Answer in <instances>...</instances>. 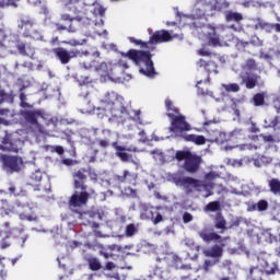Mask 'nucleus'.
<instances>
[{
	"instance_id": "1",
	"label": "nucleus",
	"mask_w": 280,
	"mask_h": 280,
	"mask_svg": "<svg viewBox=\"0 0 280 280\" xmlns=\"http://www.w3.org/2000/svg\"><path fill=\"white\" fill-rule=\"evenodd\" d=\"M122 58L132 60L135 65H144V68H140V73L152 78L154 75V63L152 62V55L150 51L130 49L128 52H120Z\"/></svg>"
},
{
	"instance_id": "2",
	"label": "nucleus",
	"mask_w": 280,
	"mask_h": 280,
	"mask_svg": "<svg viewBox=\"0 0 280 280\" xmlns=\"http://www.w3.org/2000/svg\"><path fill=\"white\" fill-rule=\"evenodd\" d=\"M81 67L83 69H95L101 78H108V80H115L117 78L118 67L113 63H98L97 60L92 59L91 61H83Z\"/></svg>"
},
{
	"instance_id": "3",
	"label": "nucleus",
	"mask_w": 280,
	"mask_h": 280,
	"mask_svg": "<svg viewBox=\"0 0 280 280\" xmlns=\"http://www.w3.org/2000/svg\"><path fill=\"white\" fill-rule=\"evenodd\" d=\"M175 159L177 161H185L184 170L189 174H196L200 170V165H202V158L189 151H177Z\"/></svg>"
},
{
	"instance_id": "4",
	"label": "nucleus",
	"mask_w": 280,
	"mask_h": 280,
	"mask_svg": "<svg viewBox=\"0 0 280 280\" xmlns=\"http://www.w3.org/2000/svg\"><path fill=\"white\" fill-rule=\"evenodd\" d=\"M90 177L92 180H97V173L92 167L80 168L72 174L74 189L86 191L88 186L84 184L86 178Z\"/></svg>"
},
{
	"instance_id": "5",
	"label": "nucleus",
	"mask_w": 280,
	"mask_h": 280,
	"mask_svg": "<svg viewBox=\"0 0 280 280\" xmlns=\"http://www.w3.org/2000/svg\"><path fill=\"white\" fill-rule=\"evenodd\" d=\"M197 68L199 71H205L206 75L203 80H199L197 82L198 84H209L211 78V73H218V61H215L214 57H209V58H201L196 62Z\"/></svg>"
},
{
	"instance_id": "6",
	"label": "nucleus",
	"mask_w": 280,
	"mask_h": 280,
	"mask_svg": "<svg viewBox=\"0 0 280 280\" xmlns=\"http://www.w3.org/2000/svg\"><path fill=\"white\" fill-rule=\"evenodd\" d=\"M0 161L3 164V167L11 173L21 172L25 167L23 158L21 156L0 154Z\"/></svg>"
},
{
	"instance_id": "7",
	"label": "nucleus",
	"mask_w": 280,
	"mask_h": 280,
	"mask_svg": "<svg viewBox=\"0 0 280 280\" xmlns=\"http://www.w3.org/2000/svg\"><path fill=\"white\" fill-rule=\"evenodd\" d=\"M91 196H95V189L90 188L89 191L81 190V192L75 191L69 199V207L71 209H79L80 207H84L89 203V198Z\"/></svg>"
},
{
	"instance_id": "8",
	"label": "nucleus",
	"mask_w": 280,
	"mask_h": 280,
	"mask_svg": "<svg viewBox=\"0 0 280 280\" xmlns=\"http://www.w3.org/2000/svg\"><path fill=\"white\" fill-rule=\"evenodd\" d=\"M174 38L183 40V34H174V31L170 32L162 30L153 33L149 39V43L150 45H158V43H170V40H174Z\"/></svg>"
},
{
	"instance_id": "9",
	"label": "nucleus",
	"mask_w": 280,
	"mask_h": 280,
	"mask_svg": "<svg viewBox=\"0 0 280 280\" xmlns=\"http://www.w3.org/2000/svg\"><path fill=\"white\" fill-rule=\"evenodd\" d=\"M103 110H115L120 108L121 98L115 92H109L101 100Z\"/></svg>"
},
{
	"instance_id": "10",
	"label": "nucleus",
	"mask_w": 280,
	"mask_h": 280,
	"mask_svg": "<svg viewBox=\"0 0 280 280\" xmlns=\"http://www.w3.org/2000/svg\"><path fill=\"white\" fill-rule=\"evenodd\" d=\"M23 117L27 124H31L37 130V132H43L45 128L43 125L38 122L39 119H45V116L43 115V112L40 110H26L23 114Z\"/></svg>"
},
{
	"instance_id": "11",
	"label": "nucleus",
	"mask_w": 280,
	"mask_h": 280,
	"mask_svg": "<svg viewBox=\"0 0 280 280\" xmlns=\"http://www.w3.org/2000/svg\"><path fill=\"white\" fill-rule=\"evenodd\" d=\"M173 180L175 185H179L180 187H192L196 191L207 189V184L194 177H174Z\"/></svg>"
},
{
	"instance_id": "12",
	"label": "nucleus",
	"mask_w": 280,
	"mask_h": 280,
	"mask_svg": "<svg viewBox=\"0 0 280 280\" xmlns=\"http://www.w3.org/2000/svg\"><path fill=\"white\" fill-rule=\"evenodd\" d=\"M0 150L19 154V151L22 150L21 140H14L10 135H5L0 141Z\"/></svg>"
},
{
	"instance_id": "13",
	"label": "nucleus",
	"mask_w": 280,
	"mask_h": 280,
	"mask_svg": "<svg viewBox=\"0 0 280 280\" xmlns=\"http://www.w3.org/2000/svg\"><path fill=\"white\" fill-rule=\"evenodd\" d=\"M52 54H55L56 58L59 59L61 65H69L73 58L79 57L80 50H67V48L58 47L52 49Z\"/></svg>"
},
{
	"instance_id": "14",
	"label": "nucleus",
	"mask_w": 280,
	"mask_h": 280,
	"mask_svg": "<svg viewBox=\"0 0 280 280\" xmlns=\"http://www.w3.org/2000/svg\"><path fill=\"white\" fill-rule=\"evenodd\" d=\"M113 148L116 150V156L122 161V163H133L132 155L128 152H139L136 147L126 148L124 145H119L117 142H113Z\"/></svg>"
},
{
	"instance_id": "15",
	"label": "nucleus",
	"mask_w": 280,
	"mask_h": 280,
	"mask_svg": "<svg viewBox=\"0 0 280 280\" xmlns=\"http://www.w3.org/2000/svg\"><path fill=\"white\" fill-rule=\"evenodd\" d=\"M188 130H191V127L189 126V122L185 119V116L182 114L171 118V132H187Z\"/></svg>"
},
{
	"instance_id": "16",
	"label": "nucleus",
	"mask_w": 280,
	"mask_h": 280,
	"mask_svg": "<svg viewBox=\"0 0 280 280\" xmlns=\"http://www.w3.org/2000/svg\"><path fill=\"white\" fill-rule=\"evenodd\" d=\"M19 30H23V36L25 38H34L38 40L40 38V32L34 26V22L30 20H22L19 24Z\"/></svg>"
},
{
	"instance_id": "17",
	"label": "nucleus",
	"mask_w": 280,
	"mask_h": 280,
	"mask_svg": "<svg viewBox=\"0 0 280 280\" xmlns=\"http://www.w3.org/2000/svg\"><path fill=\"white\" fill-rule=\"evenodd\" d=\"M215 30V26L208 24L202 28V33L208 38L209 45H212V47H220V36H218Z\"/></svg>"
},
{
	"instance_id": "18",
	"label": "nucleus",
	"mask_w": 280,
	"mask_h": 280,
	"mask_svg": "<svg viewBox=\"0 0 280 280\" xmlns=\"http://www.w3.org/2000/svg\"><path fill=\"white\" fill-rule=\"evenodd\" d=\"M261 77L257 75V74H253L249 72H241L240 73V79H241V84H243L244 86H246L247 89H255V86H257V84H259V79Z\"/></svg>"
},
{
	"instance_id": "19",
	"label": "nucleus",
	"mask_w": 280,
	"mask_h": 280,
	"mask_svg": "<svg viewBox=\"0 0 280 280\" xmlns=\"http://www.w3.org/2000/svg\"><path fill=\"white\" fill-rule=\"evenodd\" d=\"M199 237H201L203 242H219V244H222V242H226V240H231L230 236L222 237L217 232H209V230H201L199 232Z\"/></svg>"
},
{
	"instance_id": "20",
	"label": "nucleus",
	"mask_w": 280,
	"mask_h": 280,
	"mask_svg": "<svg viewBox=\"0 0 280 280\" xmlns=\"http://www.w3.org/2000/svg\"><path fill=\"white\" fill-rule=\"evenodd\" d=\"M12 100V95L5 93V91L0 90V104L4 102H10ZM11 113L8 108H0V124H5V119L10 117Z\"/></svg>"
},
{
	"instance_id": "21",
	"label": "nucleus",
	"mask_w": 280,
	"mask_h": 280,
	"mask_svg": "<svg viewBox=\"0 0 280 280\" xmlns=\"http://www.w3.org/2000/svg\"><path fill=\"white\" fill-rule=\"evenodd\" d=\"M124 252V247L117 244H112L107 246H101L100 255L104 257V259H110V257H114L113 253H121Z\"/></svg>"
},
{
	"instance_id": "22",
	"label": "nucleus",
	"mask_w": 280,
	"mask_h": 280,
	"mask_svg": "<svg viewBox=\"0 0 280 280\" xmlns=\"http://www.w3.org/2000/svg\"><path fill=\"white\" fill-rule=\"evenodd\" d=\"M233 226H240V222H234L231 225L226 224V219L221 212L217 213L214 217V228L219 229V231H228V229H233Z\"/></svg>"
},
{
	"instance_id": "23",
	"label": "nucleus",
	"mask_w": 280,
	"mask_h": 280,
	"mask_svg": "<svg viewBox=\"0 0 280 280\" xmlns=\"http://www.w3.org/2000/svg\"><path fill=\"white\" fill-rule=\"evenodd\" d=\"M224 246H226V244H224V242H221L220 245H214L210 249L203 250V255L205 257H212V259H219V257H222L224 253Z\"/></svg>"
},
{
	"instance_id": "24",
	"label": "nucleus",
	"mask_w": 280,
	"mask_h": 280,
	"mask_svg": "<svg viewBox=\"0 0 280 280\" xmlns=\"http://www.w3.org/2000/svg\"><path fill=\"white\" fill-rule=\"evenodd\" d=\"M165 106H166V110H167V117H170V119L180 115V112L178 110V108H176V106H174V104L172 103V101L170 98L165 100Z\"/></svg>"
},
{
	"instance_id": "25",
	"label": "nucleus",
	"mask_w": 280,
	"mask_h": 280,
	"mask_svg": "<svg viewBox=\"0 0 280 280\" xmlns=\"http://www.w3.org/2000/svg\"><path fill=\"white\" fill-rule=\"evenodd\" d=\"M269 191L273 194V196H280V179L271 178L268 180Z\"/></svg>"
},
{
	"instance_id": "26",
	"label": "nucleus",
	"mask_w": 280,
	"mask_h": 280,
	"mask_svg": "<svg viewBox=\"0 0 280 280\" xmlns=\"http://www.w3.org/2000/svg\"><path fill=\"white\" fill-rule=\"evenodd\" d=\"M225 21L226 23H231V21H234L235 23H240V21H244V15H242V13H238V12L226 11Z\"/></svg>"
},
{
	"instance_id": "27",
	"label": "nucleus",
	"mask_w": 280,
	"mask_h": 280,
	"mask_svg": "<svg viewBox=\"0 0 280 280\" xmlns=\"http://www.w3.org/2000/svg\"><path fill=\"white\" fill-rule=\"evenodd\" d=\"M185 139L186 141L195 143V145H205L207 143V138H205L203 136L188 135L185 137Z\"/></svg>"
},
{
	"instance_id": "28",
	"label": "nucleus",
	"mask_w": 280,
	"mask_h": 280,
	"mask_svg": "<svg viewBox=\"0 0 280 280\" xmlns=\"http://www.w3.org/2000/svg\"><path fill=\"white\" fill-rule=\"evenodd\" d=\"M255 22L254 30H265V32L272 30V25L261 19H256Z\"/></svg>"
},
{
	"instance_id": "29",
	"label": "nucleus",
	"mask_w": 280,
	"mask_h": 280,
	"mask_svg": "<svg viewBox=\"0 0 280 280\" xmlns=\"http://www.w3.org/2000/svg\"><path fill=\"white\" fill-rule=\"evenodd\" d=\"M242 69L243 73H248V71H257V61H255L253 58L247 59L242 66Z\"/></svg>"
},
{
	"instance_id": "30",
	"label": "nucleus",
	"mask_w": 280,
	"mask_h": 280,
	"mask_svg": "<svg viewBox=\"0 0 280 280\" xmlns=\"http://www.w3.org/2000/svg\"><path fill=\"white\" fill-rule=\"evenodd\" d=\"M272 163V156L261 155L254 160L255 167H261V165H270Z\"/></svg>"
},
{
	"instance_id": "31",
	"label": "nucleus",
	"mask_w": 280,
	"mask_h": 280,
	"mask_svg": "<svg viewBox=\"0 0 280 280\" xmlns=\"http://www.w3.org/2000/svg\"><path fill=\"white\" fill-rule=\"evenodd\" d=\"M88 264H89L90 270H93L94 272H97V270H102V262H100V259L95 257L89 258Z\"/></svg>"
},
{
	"instance_id": "32",
	"label": "nucleus",
	"mask_w": 280,
	"mask_h": 280,
	"mask_svg": "<svg viewBox=\"0 0 280 280\" xmlns=\"http://www.w3.org/2000/svg\"><path fill=\"white\" fill-rule=\"evenodd\" d=\"M222 89L226 93H240V91H241L240 84H237V83L222 84Z\"/></svg>"
},
{
	"instance_id": "33",
	"label": "nucleus",
	"mask_w": 280,
	"mask_h": 280,
	"mask_svg": "<svg viewBox=\"0 0 280 280\" xmlns=\"http://www.w3.org/2000/svg\"><path fill=\"white\" fill-rule=\"evenodd\" d=\"M254 211H267L268 210V201L265 199L259 200L257 203L253 206Z\"/></svg>"
},
{
	"instance_id": "34",
	"label": "nucleus",
	"mask_w": 280,
	"mask_h": 280,
	"mask_svg": "<svg viewBox=\"0 0 280 280\" xmlns=\"http://www.w3.org/2000/svg\"><path fill=\"white\" fill-rule=\"evenodd\" d=\"M138 231L139 229H137V225H135L133 223H130L126 226L125 235L126 237H132L133 235H137Z\"/></svg>"
},
{
	"instance_id": "35",
	"label": "nucleus",
	"mask_w": 280,
	"mask_h": 280,
	"mask_svg": "<svg viewBox=\"0 0 280 280\" xmlns=\"http://www.w3.org/2000/svg\"><path fill=\"white\" fill-rule=\"evenodd\" d=\"M174 261L177 270H191V265H179L183 264V259L180 257H174Z\"/></svg>"
},
{
	"instance_id": "36",
	"label": "nucleus",
	"mask_w": 280,
	"mask_h": 280,
	"mask_svg": "<svg viewBox=\"0 0 280 280\" xmlns=\"http://www.w3.org/2000/svg\"><path fill=\"white\" fill-rule=\"evenodd\" d=\"M254 106H264L265 104V96L261 93H257L253 97Z\"/></svg>"
},
{
	"instance_id": "37",
	"label": "nucleus",
	"mask_w": 280,
	"mask_h": 280,
	"mask_svg": "<svg viewBox=\"0 0 280 280\" xmlns=\"http://www.w3.org/2000/svg\"><path fill=\"white\" fill-rule=\"evenodd\" d=\"M205 211H220V201H211L205 207Z\"/></svg>"
},
{
	"instance_id": "38",
	"label": "nucleus",
	"mask_w": 280,
	"mask_h": 280,
	"mask_svg": "<svg viewBox=\"0 0 280 280\" xmlns=\"http://www.w3.org/2000/svg\"><path fill=\"white\" fill-rule=\"evenodd\" d=\"M129 40H130V43H133V45H137V46H140V47H142L143 49H148L150 46V42H143V40H141V39H137V38H135V37H129Z\"/></svg>"
},
{
	"instance_id": "39",
	"label": "nucleus",
	"mask_w": 280,
	"mask_h": 280,
	"mask_svg": "<svg viewBox=\"0 0 280 280\" xmlns=\"http://www.w3.org/2000/svg\"><path fill=\"white\" fill-rule=\"evenodd\" d=\"M56 28L58 30V32H75V28L70 24V25H63L62 23H56Z\"/></svg>"
},
{
	"instance_id": "40",
	"label": "nucleus",
	"mask_w": 280,
	"mask_h": 280,
	"mask_svg": "<svg viewBox=\"0 0 280 280\" xmlns=\"http://www.w3.org/2000/svg\"><path fill=\"white\" fill-rule=\"evenodd\" d=\"M130 176H132V174L129 173V171H124L122 175L116 176V180H118V183H127Z\"/></svg>"
},
{
	"instance_id": "41",
	"label": "nucleus",
	"mask_w": 280,
	"mask_h": 280,
	"mask_svg": "<svg viewBox=\"0 0 280 280\" xmlns=\"http://www.w3.org/2000/svg\"><path fill=\"white\" fill-rule=\"evenodd\" d=\"M215 264H218V260H206L203 262V270L206 272H209V270H211V268H213V266H215Z\"/></svg>"
},
{
	"instance_id": "42",
	"label": "nucleus",
	"mask_w": 280,
	"mask_h": 280,
	"mask_svg": "<svg viewBox=\"0 0 280 280\" xmlns=\"http://www.w3.org/2000/svg\"><path fill=\"white\" fill-rule=\"evenodd\" d=\"M197 54H198V56H203L205 58H212L211 57V51H209L205 48H201V49L197 50Z\"/></svg>"
},
{
	"instance_id": "43",
	"label": "nucleus",
	"mask_w": 280,
	"mask_h": 280,
	"mask_svg": "<svg viewBox=\"0 0 280 280\" xmlns=\"http://www.w3.org/2000/svg\"><path fill=\"white\" fill-rule=\"evenodd\" d=\"M86 43V39L83 40H71V42H65L66 45H70L71 47H78L79 45H84Z\"/></svg>"
},
{
	"instance_id": "44",
	"label": "nucleus",
	"mask_w": 280,
	"mask_h": 280,
	"mask_svg": "<svg viewBox=\"0 0 280 280\" xmlns=\"http://www.w3.org/2000/svg\"><path fill=\"white\" fill-rule=\"evenodd\" d=\"M16 49L22 54V56H27V51L25 50V43H19L16 45Z\"/></svg>"
},
{
	"instance_id": "45",
	"label": "nucleus",
	"mask_w": 280,
	"mask_h": 280,
	"mask_svg": "<svg viewBox=\"0 0 280 280\" xmlns=\"http://www.w3.org/2000/svg\"><path fill=\"white\" fill-rule=\"evenodd\" d=\"M218 178V173L215 172H210L205 175V180H215Z\"/></svg>"
},
{
	"instance_id": "46",
	"label": "nucleus",
	"mask_w": 280,
	"mask_h": 280,
	"mask_svg": "<svg viewBox=\"0 0 280 280\" xmlns=\"http://www.w3.org/2000/svg\"><path fill=\"white\" fill-rule=\"evenodd\" d=\"M139 137H140V141L142 143H148V141H150V139L148 138V135L145 133L144 130L139 132Z\"/></svg>"
},
{
	"instance_id": "47",
	"label": "nucleus",
	"mask_w": 280,
	"mask_h": 280,
	"mask_svg": "<svg viewBox=\"0 0 280 280\" xmlns=\"http://www.w3.org/2000/svg\"><path fill=\"white\" fill-rule=\"evenodd\" d=\"M194 220V215L191 213L185 212L183 215V221L185 224H188V222H191Z\"/></svg>"
},
{
	"instance_id": "48",
	"label": "nucleus",
	"mask_w": 280,
	"mask_h": 280,
	"mask_svg": "<svg viewBox=\"0 0 280 280\" xmlns=\"http://www.w3.org/2000/svg\"><path fill=\"white\" fill-rule=\"evenodd\" d=\"M61 21H65L66 23H69V25H71V23H73V18H71V15L65 13L61 15Z\"/></svg>"
},
{
	"instance_id": "49",
	"label": "nucleus",
	"mask_w": 280,
	"mask_h": 280,
	"mask_svg": "<svg viewBox=\"0 0 280 280\" xmlns=\"http://www.w3.org/2000/svg\"><path fill=\"white\" fill-rule=\"evenodd\" d=\"M9 194H12L13 196H21L22 190L19 192V191H16V186L11 185V186L9 187Z\"/></svg>"
},
{
	"instance_id": "50",
	"label": "nucleus",
	"mask_w": 280,
	"mask_h": 280,
	"mask_svg": "<svg viewBox=\"0 0 280 280\" xmlns=\"http://www.w3.org/2000/svg\"><path fill=\"white\" fill-rule=\"evenodd\" d=\"M262 139H264V141L266 142V143H272V142H275V137H272V136H266V135H261L260 136Z\"/></svg>"
},
{
	"instance_id": "51",
	"label": "nucleus",
	"mask_w": 280,
	"mask_h": 280,
	"mask_svg": "<svg viewBox=\"0 0 280 280\" xmlns=\"http://www.w3.org/2000/svg\"><path fill=\"white\" fill-rule=\"evenodd\" d=\"M115 268H117V266L113 261H108L105 264V270H115Z\"/></svg>"
},
{
	"instance_id": "52",
	"label": "nucleus",
	"mask_w": 280,
	"mask_h": 280,
	"mask_svg": "<svg viewBox=\"0 0 280 280\" xmlns=\"http://www.w3.org/2000/svg\"><path fill=\"white\" fill-rule=\"evenodd\" d=\"M32 179L36 183H40V180H43V175L40 173H35L32 175Z\"/></svg>"
},
{
	"instance_id": "53",
	"label": "nucleus",
	"mask_w": 280,
	"mask_h": 280,
	"mask_svg": "<svg viewBox=\"0 0 280 280\" xmlns=\"http://www.w3.org/2000/svg\"><path fill=\"white\" fill-rule=\"evenodd\" d=\"M160 222H163V215L158 213L156 217L153 218V224H159Z\"/></svg>"
},
{
	"instance_id": "54",
	"label": "nucleus",
	"mask_w": 280,
	"mask_h": 280,
	"mask_svg": "<svg viewBox=\"0 0 280 280\" xmlns=\"http://www.w3.org/2000/svg\"><path fill=\"white\" fill-rule=\"evenodd\" d=\"M154 198H156V200H167V196H163L159 191L154 192Z\"/></svg>"
},
{
	"instance_id": "55",
	"label": "nucleus",
	"mask_w": 280,
	"mask_h": 280,
	"mask_svg": "<svg viewBox=\"0 0 280 280\" xmlns=\"http://www.w3.org/2000/svg\"><path fill=\"white\" fill-rule=\"evenodd\" d=\"M118 67H122V69H129L128 62H126L124 59L118 60Z\"/></svg>"
},
{
	"instance_id": "56",
	"label": "nucleus",
	"mask_w": 280,
	"mask_h": 280,
	"mask_svg": "<svg viewBox=\"0 0 280 280\" xmlns=\"http://www.w3.org/2000/svg\"><path fill=\"white\" fill-rule=\"evenodd\" d=\"M184 242H185V245L189 246L190 248L196 246V243H194V240L185 238Z\"/></svg>"
},
{
	"instance_id": "57",
	"label": "nucleus",
	"mask_w": 280,
	"mask_h": 280,
	"mask_svg": "<svg viewBox=\"0 0 280 280\" xmlns=\"http://www.w3.org/2000/svg\"><path fill=\"white\" fill-rule=\"evenodd\" d=\"M97 13L101 15V16H104V14H106V9L104 7H100L97 9Z\"/></svg>"
},
{
	"instance_id": "58",
	"label": "nucleus",
	"mask_w": 280,
	"mask_h": 280,
	"mask_svg": "<svg viewBox=\"0 0 280 280\" xmlns=\"http://www.w3.org/2000/svg\"><path fill=\"white\" fill-rule=\"evenodd\" d=\"M98 144L101 145V148H108V141L106 140L98 141Z\"/></svg>"
},
{
	"instance_id": "59",
	"label": "nucleus",
	"mask_w": 280,
	"mask_h": 280,
	"mask_svg": "<svg viewBox=\"0 0 280 280\" xmlns=\"http://www.w3.org/2000/svg\"><path fill=\"white\" fill-rule=\"evenodd\" d=\"M273 127L280 129V118H276V119H275Z\"/></svg>"
},
{
	"instance_id": "60",
	"label": "nucleus",
	"mask_w": 280,
	"mask_h": 280,
	"mask_svg": "<svg viewBox=\"0 0 280 280\" xmlns=\"http://www.w3.org/2000/svg\"><path fill=\"white\" fill-rule=\"evenodd\" d=\"M56 152H57L58 154H63V153H65V149H62V147H57V148H56Z\"/></svg>"
},
{
	"instance_id": "61",
	"label": "nucleus",
	"mask_w": 280,
	"mask_h": 280,
	"mask_svg": "<svg viewBox=\"0 0 280 280\" xmlns=\"http://www.w3.org/2000/svg\"><path fill=\"white\" fill-rule=\"evenodd\" d=\"M250 132H259V128L255 125L250 128Z\"/></svg>"
},
{
	"instance_id": "62",
	"label": "nucleus",
	"mask_w": 280,
	"mask_h": 280,
	"mask_svg": "<svg viewBox=\"0 0 280 280\" xmlns=\"http://www.w3.org/2000/svg\"><path fill=\"white\" fill-rule=\"evenodd\" d=\"M230 27H231V30H233L234 32H237V27L235 26V24H232Z\"/></svg>"
},
{
	"instance_id": "63",
	"label": "nucleus",
	"mask_w": 280,
	"mask_h": 280,
	"mask_svg": "<svg viewBox=\"0 0 280 280\" xmlns=\"http://www.w3.org/2000/svg\"><path fill=\"white\" fill-rule=\"evenodd\" d=\"M275 108H276V110H277V113H280V105H275Z\"/></svg>"
},
{
	"instance_id": "64",
	"label": "nucleus",
	"mask_w": 280,
	"mask_h": 280,
	"mask_svg": "<svg viewBox=\"0 0 280 280\" xmlns=\"http://www.w3.org/2000/svg\"><path fill=\"white\" fill-rule=\"evenodd\" d=\"M220 280H231V278H229V277H222V278H220Z\"/></svg>"
}]
</instances>
